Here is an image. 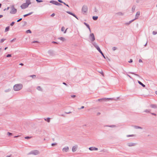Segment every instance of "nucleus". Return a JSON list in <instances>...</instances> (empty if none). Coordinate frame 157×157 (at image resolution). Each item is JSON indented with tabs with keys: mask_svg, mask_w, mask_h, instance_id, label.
Masks as SVG:
<instances>
[{
	"mask_svg": "<svg viewBox=\"0 0 157 157\" xmlns=\"http://www.w3.org/2000/svg\"><path fill=\"white\" fill-rule=\"evenodd\" d=\"M31 4L30 0H26V2L23 3L21 6V7L22 9H25L28 7L29 5Z\"/></svg>",
	"mask_w": 157,
	"mask_h": 157,
	"instance_id": "f257e3e1",
	"label": "nucleus"
},
{
	"mask_svg": "<svg viewBox=\"0 0 157 157\" xmlns=\"http://www.w3.org/2000/svg\"><path fill=\"white\" fill-rule=\"evenodd\" d=\"M22 85L21 84H15L13 86V90L15 91H19L22 89Z\"/></svg>",
	"mask_w": 157,
	"mask_h": 157,
	"instance_id": "f03ea898",
	"label": "nucleus"
},
{
	"mask_svg": "<svg viewBox=\"0 0 157 157\" xmlns=\"http://www.w3.org/2000/svg\"><path fill=\"white\" fill-rule=\"evenodd\" d=\"M17 12V10L13 6H12L11 7V10L10 11V13L11 14H15Z\"/></svg>",
	"mask_w": 157,
	"mask_h": 157,
	"instance_id": "7ed1b4c3",
	"label": "nucleus"
},
{
	"mask_svg": "<svg viewBox=\"0 0 157 157\" xmlns=\"http://www.w3.org/2000/svg\"><path fill=\"white\" fill-rule=\"evenodd\" d=\"M88 10V7L86 6H83L82 7V11L83 14H85V13H86Z\"/></svg>",
	"mask_w": 157,
	"mask_h": 157,
	"instance_id": "20e7f679",
	"label": "nucleus"
},
{
	"mask_svg": "<svg viewBox=\"0 0 157 157\" xmlns=\"http://www.w3.org/2000/svg\"><path fill=\"white\" fill-rule=\"evenodd\" d=\"M89 38L92 41H94L95 40V38L93 33H91L90 34Z\"/></svg>",
	"mask_w": 157,
	"mask_h": 157,
	"instance_id": "39448f33",
	"label": "nucleus"
},
{
	"mask_svg": "<svg viewBox=\"0 0 157 157\" xmlns=\"http://www.w3.org/2000/svg\"><path fill=\"white\" fill-rule=\"evenodd\" d=\"M39 153V152L38 150H35L34 151H31L29 153V154H33L34 155H37Z\"/></svg>",
	"mask_w": 157,
	"mask_h": 157,
	"instance_id": "423d86ee",
	"label": "nucleus"
},
{
	"mask_svg": "<svg viewBox=\"0 0 157 157\" xmlns=\"http://www.w3.org/2000/svg\"><path fill=\"white\" fill-rule=\"evenodd\" d=\"M111 99H112V98H103L98 99L97 100V101H106V100Z\"/></svg>",
	"mask_w": 157,
	"mask_h": 157,
	"instance_id": "0eeeda50",
	"label": "nucleus"
},
{
	"mask_svg": "<svg viewBox=\"0 0 157 157\" xmlns=\"http://www.w3.org/2000/svg\"><path fill=\"white\" fill-rule=\"evenodd\" d=\"M136 143H128L127 144V145L129 147H132L135 146L136 145Z\"/></svg>",
	"mask_w": 157,
	"mask_h": 157,
	"instance_id": "6e6552de",
	"label": "nucleus"
},
{
	"mask_svg": "<svg viewBox=\"0 0 157 157\" xmlns=\"http://www.w3.org/2000/svg\"><path fill=\"white\" fill-rule=\"evenodd\" d=\"M140 12L139 11H138L136 12V13L135 15V18L134 19V20H135L138 18V17L140 16Z\"/></svg>",
	"mask_w": 157,
	"mask_h": 157,
	"instance_id": "1a4fd4ad",
	"label": "nucleus"
},
{
	"mask_svg": "<svg viewBox=\"0 0 157 157\" xmlns=\"http://www.w3.org/2000/svg\"><path fill=\"white\" fill-rule=\"evenodd\" d=\"M69 150V147H66L63 149V152H67Z\"/></svg>",
	"mask_w": 157,
	"mask_h": 157,
	"instance_id": "9d476101",
	"label": "nucleus"
},
{
	"mask_svg": "<svg viewBox=\"0 0 157 157\" xmlns=\"http://www.w3.org/2000/svg\"><path fill=\"white\" fill-rule=\"evenodd\" d=\"M97 50L101 54V55L105 59V56H104L103 53H102V52L100 49V48L99 47L98 48Z\"/></svg>",
	"mask_w": 157,
	"mask_h": 157,
	"instance_id": "9b49d317",
	"label": "nucleus"
},
{
	"mask_svg": "<svg viewBox=\"0 0 157 157\" xmlns=\"http://www.w3.org/2000/svg\"><path fill=\"white\" fill-rule=\"evenodd\" d=\"M89 150L90 151H94V150H98V148H96L94 147H90L89 148Z\"/></svg>",
	"mask_w": 157,
	"mask_h": 157,
	"instance_id": "f8f14e48",
	"label": "nucleus"
},
{
	"mask_svg": "<svg viewBox=\"0 0 157 157\" xmlns=\"http://www.w3.org/2000/svg\"><path fill=\"white\" fill-rule=\"evenodd\" d=\"M77 145L74 146L72 147V151L73 152L77 150Z\"/></svg>",
	"mask_w": 157,
	"mask_h": 157,
	"instance_id": "ddd939ff",
	"label": "nucleus"
},
{
	"mask_svg": "<svg viewBox=\"0 0 157 157\" xmlns=\"http://www.w3.org/2000/svg\"><path fill=\"white\" fill-rule=\"evenodd\" d=\"M151 107L152 108L154 109H157V105L155 104H151L150 105Z\"/></svg>",
	"mask_w": 157,
	"mask_h": 157,
	"instance_id": "4468645a",
	"label": "nucleus"
},
{
	"mask_svg": "<svg viewBox=\"0 0 157 157\" xmlns=\"http://www.w3.org/2000/svg\"><path fill=\"white\" fill-rule=\"evenodd\" d=\"M92 44L97 49L98 48H99V47L97 45V44L96 42H94L92 43Z\"/></svg>",
	"mask_w": 157,
	"mask_h": 157,
	"instance_id": "2eb2a0df",
	"label": "nucleus"
},
{
	"mask_svg": "<svg viewBox=\"0 0 157 157\" xmlns=\"http://www.w3.org/2000/svg\"><path fill=\"white\" fill-rule=\"evenodd\" d=\"M33 13V12H31L29 13L28 14L23 15V17H25L27 16H29V15L32 14Z\"/></svg>",
	"mask_w": 157,
	"mask_h": 157,
	"instance_id": "dca6fc26",
	"label": "nucleus"
},
{
	"mask_svg": "<svg viewBox=\"0 0 157 157\" xmlns=\"http://www.w3.org/2000/svg\"><path fill=\"white\" fill-rule=\"evenodd\" d=\"M48 53L51 56L53 55V52L52 50H49L48 52Z\"/></svg>",
	"mask_w": 157,
	"mask_h": 157,
	"instance_id": "f3484780",
	"label": "nucleus"
},
{
	"mask_svg": "<svg viewBox=\"0 0 157 157\" xmlns=\"http://www.w3.org/2000/svg\"><path fill=\"white\" fill-rule=\"evenodd\" d=\"M134 20H135L134 19L133 20H132L129 21L128 22L125 23V24L127 25H128L130 24H131L132 22H133Z\"/></svg>",
	"mask_w": 157,
	"mask_h": 157,
	"instance_id": "a211bd4d",
	"label": "nucleus"
},
{
	"mask_svg": "<svg viewBox=\"0 0 157 157\" xmlns=\"http://www.w3.org/2000/svg\"><path fill=\"white\" fill-rule=\"evenodd\" d=\"M138 82L140 85L142 86L143 87H145V85L143 84L140 81H138Z\"/></svg>",
	"mask_w": 157,
	"mask_h": 157,
	"instance_id": "6ab92c4d",
	"label": "nucleus"
},
{
	"mask_svg": "<svg viewBox=\"0 0 157 157\" xmlns=\"http://www.w3.org/2000/svg\"><path fill=\"white\" fill-rule=\"evenodd\" d=\"M134 127L135 129H142L143 128H142L141 127L138 126H136V125L134 126Z\"/></svg>",
	"mask_w": 157,
	"mask_h": 157,
	"instance_id": "aec40b11",
	"label": "nucleus"
},
{
	"mask_svg": "<svg viewBox=\"0 0 157 157\" xmlns=\"http://www.w3.org/2000/svg\"><path fill=\"white\" fill-rule=\"evenodd\" d=\"M55 5H57V6H61L62 4H61L60 3H59L57 1H56L55 2Z\"/></svg>",
	"mask_w": 157,
	"mask_h": 157,
	"instance_id": "412c9836",
	"label": "nucleus"
},
{
	"mask_svg": "<svg viewBox=\"0 0 157 157\" xmlns=\"http://www.w3.org/2000/svg\"><path fill=\"white\" fill-rule=\"evenodd\" d=\"M55 5H57V6H61L62 4H61L60 3H59L57 1H56L55 2Z\"/></svg>",
	"mask_w": 157,
	"mask_h": 157,
	"instance_id": "4be33fe9",
	"label": "nucleus"
},
{
	"mask_svg": "<svg viewBox=\"0 0 157 157\" xmlns=\"http://www.w3.org/2000/svg\"><path fill=\"white\" fill-rule=\"evenodd\" d=\"M58 39L60 40L64 41L65 40V39L63 37H60L58 38Z\"/></svg>",
	"mask_w": 157,
	"mask_h": 157,
	"instance_id": "5701e85b",
	"label": "nucleus"
},
{
	"mask_svg": "<svg viewBox=\"0 0 157 157\" xmlns=\"http://www.w3.org/2000/svg\"><path fill=\"white\" fill-rule=\"evenodd\" d=\"M9 29H10V26H8L6 27L5 29V32H7L9 31Z\"/></svg>",
	"mask_w": 157,
	"mask_h": 157,
	"instance_id": "b1692460",
	"label": "nucleus"
},
{
	"mask_svg": "<svg viewBox=\"0 0 157 157\" xmlns=\"http://www.w3.org/2000/svg\"><path fill=\"white\" fill-rule=\"evenodd\" d=\"M116 14L120 16H122L124 15V13L121 12H118Z\"/></svg>",
	"mask_w": 157,
	"mask_h": 157,
	"instance_id": "393cba45",
	"label": "nucleus"
},
{
	"mask_svg": "<svg viewBox=\"0 0 157 157\" xmlns=\"http://www.w3.org/2000/svg\"><path fill=\"white\" fill-rule=\"evenodd\" d=\"M98 17L97 16H93L92 17L94 21H96V20H97V19H98Z\"/></svg>",
	"mask_w": 157,
	"mask_h": 157,
	"instance_id": "a878e982",
	"label": "nucleus"
},
{
	"mask_svg": "<svg viewBox=\"0 0 157 157\" xmlns=\"http://www.w3.org/2000/svg\"><path fill=\"white\" fill-rule=\"evenodd\" d=\"M129 73H131V74H133V75H134L137 76H138V77H140V76H139V75H138V74H135V73L134 72H129Z\"/></svg>",
	"mask_w": 157,
	"mask_h": 157,
	"instance_id": "bb28decb",
	"label": "nucleus"
},
{
	"mask_svg": "<svg viewBox=\"0 0 157 157\" xmlns=\"http://www.w3.org/2000/svg\"><path fill=\"white\" fill-rule=\"evenodd\" d=\"M135 8H136V7L135 6H133L132 8V12H133L135 10Z\"/></svg>",
	"mask_w": 157,
	"mask_h": 157,
	"instance_id": "cd10ccee",
	"label": "nucleus"
},
{
	"mask_svg": "<svg viewBox=\"0 0 157 157\" xmlns=\"http://www.w3.org/2000/svg\"><path fill=\"white\" fill-rule=\"evenodd\" d=\"M36 89L38 90L41 91L42 90V89L41 87L40 86H38V87H37Z\"/></svg>",
	"mask_w": 157,
	"mask_h": 157,
	"instance_id": "c85d7f7f",
	"label": "nucleus"
},
{
	"mask_svg": "<svg viewBox=\"0 0 157 157\" xmlns=\"http://www.w3.org/2000/svg\"><path fill=\"white\" fill-rule=\"evenodd\" d=\"M45 120L47 121L48 122H49L50 121V118H47V119H45Z\"/></svg>",
	"mask_w": 157,
	"mask_h": 157,
	"instance_id": "c756f323",
	"label": "nucleus"
},
{
	"mask_svg": "<svg viewBox=\"0 0 157 157\" xmlns=\"http://www.w3.org/2000/svg\"><path fill=\"white\" fill-rule=\"evenodd\" d=\"M32 33L30 29H28L26 31V33Z\"/></svg>",
	"mask_w": 157,
	"mask_h": 157,
	"instance_id": "7c9ffc66",
	"label": "nucleus"
},
{
	"mask_svg": "<svg viewBox=\"0 0 157 157\" xmlns=\"http://www.w3.org/2000/svg\"><path fill=\"white\" fill-rule=\"evenodd\" d=\"M86 26L88 29H89V31H90V33H91V29H90V26L89 25H88Z\"/></svg>",
	"mask_w": 157,
	"mask_h": 157,
	"instance_id": "2f4dec72",
	"label": "nucleus"
},
{
	"mask_svg": "<svg viewBox=\"0 0 157 157\" xmlns=\"http://www.w3.org/2000/svg\"><path fill=\"white\" fill-rule=\"evenodd\" d=\"M55 1L54 0H51L50 1V3H51L52 4H55Z\"/></svg>",
	"mask_w": 157,
	"mask_h": 157,
	"instance_id": "473e14b6",
	"label": "nucleus"
},
{
	"mask_svg": "<svg viewBox=\"0 0 157 157\" xmlns=\"http://www.w3.org/2000/svg\"><path fill=\"white\" fill-rule=\"evenodd\" d=\"M6 39H2L1 40H0V42L2 43L5 40H6Z\"/></svg>",
	"mask_w": 157,
	"mask_h": 157,
	"instance_id": "72a5a7b5",
	"label": "nucleus"
},
{
	"mask_svg": "<svg viewBox=\"0 0 157 157\" xmlns=\"http://www.w3.org/2000/svg\"><path fill=\"white\" fill-rule=\"evenodd\" d=\"M94 11L96 13L98 12V10L96 7H95L94 8Z\"/></svg>",
	"mask_w": 157,
	"mask_h": 157,
	"instance_id": "f704fd0d",
	"label": "nucleus"
},
{
	"mask_svg": "<svg viewBox=\"0 0 157 157\" xmlns=\"http://www.w3.org/2000/svg\"><path fill=\"white\" fill-rule=\"evenodd\" d=\"M66 12L67 13H68V14H70L71 15H72V14H73L72 13V12H71L70 11H67Z\"/></svg>",
	"mask_w": 157,
	"mask_h": 157,
	"instance_id": "c9c22d12",
	"label": "nucleus"
},
{
	"mask_svg": "<svg viewBox=\"0 0 157 157\" xmlns=\"http://www.w3.org/2000/svg\"><path fill=\"white\" fill-rule=\"evenodd\" d=\"M107 126L111 128H113L116 127V126L115 125H111Z\"/></svg>",
	"mask_w": 157,
	"mask_h": 157,
	"instance_id": "e433bc0d",
	"label": "nucleus"
},
{
	"mask_svg": "<svg viewBox=\"0 0 157 157\" xmlns=\"http://www.w3.org/2000/svg\"><path fill=\"white\" fill-rule=\"evenodd\" d=\"M152 34L154 35H155L157 34V32L155 31H153L152 32Z\"/></svg>",
	"mask_w": 157,
	"mask_h": 157,
	"instance_id": "4c0bfd02",
	"label": "nucleus"
},
{
	"mask_svg": "<svg viewBox=\"0 0 157 157\" xmlns=\"http://www.w3.org/2000/svg\"><path fill=\"white\" fill-rule=\"evenodd\" d=\"M144 112H146V113H150V111L149 109H146L144 111Z\"/></svg>",
	"mask_w": 157,
	"mask_h": 157,
	"instance_id": "58836bf2",
	"label": "nucleus"
},
{
	"mask_svg": "<svg viewBox=\"0 0 157 157\" xmlns=\"http://www.w3.org/2000/svg\"><path fill=\"white\" fill-rule=\"evenodd\" d=\"M36 1L38 3H40L43 2V1L41 0H36Z\"/></svg>",
	"mask_w": 157,
	"mask_h": 157,
	"instance_id": "ea45409f",
	"label": "nucleus"
},
{
	"mask_svg": "<svg viewBox=\"0 0 157 157\" xmlns=\"http://www.w3.org/2000/svg\"><path fill=\"white\" fill-rule=\"evenodd\" d=\"M30 77H31L33 78H36V76L35 75H30Z\"/></svg>",
	"mask_w": 157,
	"mask_h": 157,
	"instance_id": "a19ab883",
	"label": "nucleus"
},
{
	"mask_svg": "<svg viewBox=\"0 0 157 157\" xmlns=\"http://www.w3.org/2000/svg\"><path fill=\"white\" fill-rule=\"evenodd\" d=\"M134 136V135H127V137H131V136Z\"/></svg>",
	"mask_w": 157,
	"mask_h": 157,
	"instance_id": "79ce46f5",
	"label": "nucleus"
},
{
	"mask_svg": "<svg viewBox=\"0 0 157 157\" xmlns=\"http://www.w3.org/2000/svg\"><path fill=\"white\" fill-rule=\"evenodd\" d=\"M14 23H15V22H14V21H13V22H12L10 23V26H13L14 25Z\"/></svg>",
	"mask_w": 157,
	"mask_h": 157,
	"instance_id": "37998d69",
	"label": "nucleus"
},
{
	"mask_svg": "<svg viewBox=\"0 0 157 157\" xmlns=\"http://www.w3.org/2000/svg\"><path fill=\"white\" fill-rule=\"evenodd\" d=\"M64 29H65L64 27L63 26L61 28V31H62V32L64 31Z\"/></svg>",
	"mask_w": 157,
	"mask_h": 157,
	"instance_id": "c03bdc74",
	"label": "nucleus"
},
{
	"mask_svg": "<svg viewBox=\"0 0 157 157\" xmlns=\"http://www.w3.org/2000/svg\"><path fill=\"white\" fill-rule=\"evenodd\" d=\"M7 57H10L11 56V55L10 54H7L6 56Z\"/></svg>",
	"mask_w": 157,
	"mask_h": 157,
	"instance_id": "a18cd8bd",
	"label": "nucleus"
},
{
	"mask_svg": "<svg viewBox=\"0 0 157 157\" xmlns=\"http://www.w3.org/2000/svg\"><path fill=\"white\" fill-rule=\"evenodd\" d=\"M10 89H8L5 90V92H8L9 91H10Z\"/></svg>",
	"mask_w": 157,
	"mask_h": 157,
	"instance_id": "49530a36",
	"label": "nucleus"
},
{
	"mask_svg": "<svg viewBox=\"0 0 157 157\" xmlns=\"http://www.w3.org/2000/svg\"><path fill=\"white\" fill-rule=\"evenodd\" d=\"M7 135L8 136H10L12 135V133H11L10 132H8Z\"/></svg>",
	"mask_w": 157,
	"mask_h": 157,
	"instance_id": "de8ad7c7",
	"label": "nucleus"
},
{
	"mask_svg": "<svg viewBox=\"0 0 157 157\" xmlns=\"http://www.w3.org/2000/svg\"><path fill=\"white\" fill-rule=\"evenodd\" d=\"M10 7H8L7 8H5V9H4V11H5L6 10H8L9 9Z\"/></svg>",
	"mask_w": 157,
	"mask_h": 157,
	"instance_id": "09e8293b",
	"label": "nucleus"
},
{
	"mask_svg": "<svg viewBox=\"0 0 157 157\" xmlns=\"http://www.w3.org/2000/svg\"><path fill=\"white\" fill-rule=\"evenodd\" d=\"M25 139H29L31 138V137H29V136H26V137H25Z\"/></svg>",
	"mask_w": 157,
	"mask_h": 157,
	"instance_id": "8fccbe9b",
	"label": "nucleus"
},
{
	"mask_svg": "<svg viewBox=\"0 0 157 157\" xmlns=\"http://www.w3.org/2000/svg\"><path fill=\"white\" fill-rule=\"evenodd\" d=\"M133 60L132 59H131L129 61H128V62L129 63H132V62Z\"/></svg>",
	"mask_w": 157,
	"mask_h": 157,
	"instance_id": "3c124183",
	"label": "nucleus"
},
{
	"mask_svg": "<svg viewBox=\"0 0 157 157\" xmlns=\"http://www.w3.org/2000/svg\"><path fill=\"white\" fill-rule=\"evenodd\" d=\"M58 1L60 3H63V2L61 0H58Z\"/></svg>",
	"mask_w": 157,
	"mask_h": 157,
	"instance_id": "603ef678",
	"label": "nucleus"
},
{
	"mask_svg": "<svg viewBox=\"0 0 157 157\" xmlns=\"http://www.w3.org/2000/svg\"><path fill=\"white\" fill-rule=\"evenodd\" d=\"M55 13H52L51 15V16L52 17H54V16H55Z\"/></svg>",
	"mask_w": 157,
	"mask_h": 157,
	"instance_id": "864d4df0",
	"label": "nucleus"
},
{
	"mask_svg": "<svg viewBox=\"0 0 157 157\" xmlns=\"http://www.w3.org/2000/svg\"><path fill=\"white\" fill-rule=\"evenodd\" d=\"M56 143H52L51 144L52 146H55V145H56Z\"/></svg>",
	"mask_w": 157,
	"mask_h": 157,
	"instance_id": "5fc2aeb1",
	"label": "nucleus"
},
{
	"mask_svg": "<svg viewBox=\"0 0 157 157\" xmlns=\"http://www.w3.org/2000/svg\"><path fill=\"white\" fill-rule=\"evenodd\" d=\"M63 4H64L66 6H67V7H69V5L67 4H66L64 2H63Z\"/></svg>",
	"mask_w": 157,
	"mask_h": 157,
	"instance_id": "6e6d98bb",
	"label": "nucleus"
},
{
	"mask_svg": "<svg viewBox=\"0 0 157 157\" xmlns=\"http://www.w3.org/2000/svg\"><path fill=\"white\" fill-rule=\"evenodd\" d=\"M22 20V18H21L19 19H18V20H17V22H19L20 21H21Z\"/></svg>",
	"mask_w": 157,
	"mask_h": 157,
	"instance_id": "4d7b16f0",
	"label": "nucleus"
},
{
	"mask_svg": "<svg viewBox=\"0 0 157 157\" xmlns=\"http://www.w3.org/2000/svg\"><path fill=\"white\" fill-rule=\"evenodd\" d=\"M116 49V48L115 47H113V48H112V49H113V51H114Z\"/></svg>",
	"mask_w": 157,
	"mask_h": 157,
	"instance_id": "13d9d810",
	"label": "nucleus"
},
{
	"mask_svg": "<svg viewBox=\"0 0 157 157\" xmlns=\"http://www.w3.org/2000/svg\"><path fill=\"white\" fill-rule=\"evenodd\" d=\"M76 96L75 95H72L71 96V97L72 98H75V97Z\"/></svg>",
	"mask_w": 157,
	"mask_h": 157,
	"instance_id": "bf43d9fd",
	"label": "nucleus"
},
{
	"mask_svg": "<svg viewBox=\"0 0 157 157\" xmlns=\"http://www.w3.org/2000/svg\"><path fill=\"white\" fill-rule=\"evenodd\" d=\"M71 113V112H65V113H66V114H69V113Z\"/></svg>",
	"mask_w": 157,
	"mask_h": 157,
	"instance_id": "052dcab7",
	"label": "nucleus"
},
{
	"mask_svg": "<svg viewBox=\"0 0 157 157\" xmlns=\"http://www.w3.org/2000/svg\"><path fill=\"white\" fill-rule=\"evenodd\" d=\"M139 62L140 63H142V60L141 59H139Z\"/></svg>",
	"mask_w": 157,
	"mask_h": 157,
	"instance_id": "680f3d73",
	"label": "nucleus"
},
{
	"mask_svg": "<svg viewBox=\"0 0 157 157\" xmlns=\"http://www.w3.org/2000/svg\"><path fill=\"white\" fill-rule=\"evenodd\" d=\"M63 84H64V85H65L66 86H67V84L65 82H63Z\"/></svg>",
	"mask_w": 157,
	"mask_h": 157,
	"instance_id": "e2e57ef3",
	"label": "nucleus"
},
{
	"mask_svg": "<svg viewBox=\"0 0 157 157\" xmlns=\"http://www.w3.org/2000/svg\"><path fill=\"white\" fill-rule=\"evenodd\" d=\"M151 114L152 115H155V116H156V114L154 113H151Z\"/></svg>",
	"mask_w": 157,
	"mask_h": 157,
	"instance_id": "0e129e2a",
	"label": "nucleus"
},
{
	"mask_svg": "<svg viewBox=\"0 0 157 157\" xmlns=\"http://www.w3.org/2000/svg\"><path fill=\"white\" fill-rule=\"evenodd\" d=\"M52 43H54V44H57V43L56 42H55V41H53L52 42Z\"/></svg>",
	"mask_w": 157,
	"mask_h": 157,
	"instance_id": "69168bd1",
	"label": "nucleus"
},
{
	"mask_svg": "<svg viewBox=\"0 0 157 157\" xmlns=\"http://www.w3.org/2000/svg\"><path fill=\"white\" fill-rule=\"evenodd\" d=\"M100 152H105V150L103 149V150H101L100 151Z\"/></svg>",
	"mask_w": 157,
	"mask_h": 157,
	"instance_id": "338daca9",
	"label": "nucleus"
},
{
	"mask_svg": "<svg viewBox=\"0 0 157 157\" xmlns=\"http://www.w3.org/2000/svg\"><path fill=\"white\" fill-rule=\"evenodd\" d=\"M16 40V39L15 38H14L13 39V40H12L11 41V42H13L14 40Z\"/></svg>",
	"mask_w": 157,
	"mask_h": 157,
	"instance_id": "774afa93",
	"label": "nucleus"
}]
</instances>
